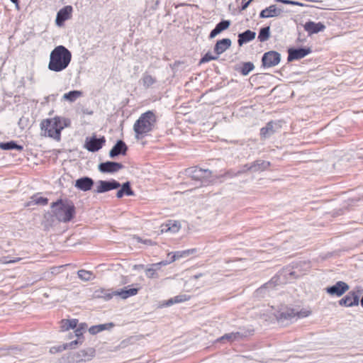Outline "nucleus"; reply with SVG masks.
<instances>
[{"instance_id":"obj_22","label":"nucleus","mask_w":363,"mask_h":363,"mask_svg":"<svg viewBox=\"0 0 363 363\" xmlns=\"http://www.w3.org/2000/svg\"><path fill=\"white\" fill-rule=\"evenodd\" d=\"M232 44L230 38H223L216 42L214 46V52L219 56L220 54L226 51Z\"/></svg>"},{"instance_id":"obj_10","label":"nucleus","mask_w":363,"mask_h":363,"mask_svg":"<svg viewBox=\"0 0 363 363\" xmlns=\"http://www.w3.org/2000/svg\"><path fill=\"white\" fill-rule=\"evenodd\" d=\"M94 349L89 347L86 350H82L78 352H74L71 356V359L73 362H86L92 359L94 356Z\"/></svg>"},{"instance_id":"obj_2","label":"nucleus","mask_w":363,"mask_h":363,"mask_svg":"<svg viewBox=\"0 0 363 363\" xmlns=\"http://www.w3.org/2000/svg\"><path fill=\"white\" fill-rule=\"evenodd\" d=\"M51 208L54 216L60 222L67 223L75 215V207L71 201L59 199L52 203Z\"/></svg>"},{"instance_id":"obj_17","label":"nucleus","mask_w":363,"mask_h":363,"mask_svg":"<svg viewBox=\"0 0 363 363\" xmlns=\"http://www.w3.org/2000/svg\"><path fill=\"white\" fill-rule=\"evenodd\" d=\"M339 304L347 307L357 306L359 304V296L354 292H350L339 301Z\"/></svg>"},{"instance_id":"obj_38","label":"nucleus","mask_w":363,"mask_h":363,"mask_svg":"<svg viewBox=\"0 0 363 363\" xmlns=\"http://www.w3.org/2000/svg\"><path fill=\"white\" fill-rule=\"evenodd\" d=\"M108 325L110 327L113 326V324L112 323H110L108 324ZM108 328V325L107 324H101V325H94V326H91L89 329V331L91 334H96L101 331H103L106 329Z\"/></svg>"},{"instance_id":"obj_48","label":"nucleus","mask_w":363,"mask_h":363,"mask_svg":"<svg viewBox=\"0 0 363 363\" xmlns=\"http://www.w3.org/2000/svg\"><path fill=\"white\" fill-rule=\"evenodd\" d=\"M254 0H249V1H246V0H242V7H241V9L242 10H245L250 5V4L251 2H252Z\"/></svg>"},{"instance_id":"obj_52","label":"nucleus","mask_w":363,"mask_h":363,"mask_svg":"<svg viewBox=\"0 0 363 363\" xmlns=\"http://www.w3.org/2000/svg\"><path fill=\"white\" fill-rule=\"evenodd\" d=\"M174 298H172L170 299H169L168 301H167L166 303H165V306H170L173 304H174Z\"/></svg>"},{"instance_id":"obj_51","label":"nucleus","mask_w":363,"mask_h":363,"mask_svg":"<svg viewBox=\"0 0 363 363\" xmlns=\"http://www.w3.org/2000/svg\"><path fill=\"white\" fill-rule=\"evenodd\" d=\"M150 267L152 268H153L157 272V270H159L160 269L161 265H160V264H159V262H157V263L151 264Z\"/></svg>"},{"instance_id":"obj_44","label":"nucleus","mask_w":363,"mask_h":363,"mask_svg":"<svg viewBox=\"0 0 363 363\" xmlns=\"http://www.w3.org/2000/svg\"><path fill=\"white\" fill-rule=\"evenodd\" d=\"M181 252L182 253L183 257H186L194 254V252H196V249L193 248V249L182 250Z\"/></svg>"},{"instance_id":"obj_58","label":"nucleus","mask_w":363,"mask_h":363,"mask_svg":"<svg viewBox=\"0 0 363 363\" xmlns=\"http://www.w3.org/2000/svg\"><path fill=\"white\" fill-rule=\"evenodd\" d=\"M361 306L363 307V296L362 297V299H361Z\"/></svg>"},{"instance_id":"obj_19","label":"nucleus","mask_w":363,"mask_h":363,"mask_svg":"<svg viewBox=\"0 0 363 363\" xmlns=\"http://www.w3.org/2000/svg\"><path fill=\"white\" fill-rule=\"evenodd\" d=\"M180 223L177 220H169L167 223L161 225L160 231L163 233H177L180 229Z\"/></svg>"},{"instance_id":"obj_40","label":"nucleus","mask_w":363,"mask_h":363,"mask_svg":"<svg viewBox=\"0 0 363 363\" xmlns=\"http://www.w3.org/2000/svg\"><path fill=\"white\" fill-rule=\"evenodd\" d=\"M22 259L21 257H16L14 259H11L9 256L7 257H3L0 259V263L1 264H11V263H16L21 260Z\"/></svg>"},{"instance_id":"obj_26","label":"nucleus","mask_w":363,"mask_h":363,"mask_svg":"<svg viewBox=\"0 0 363 363\" xmlns=\"http://www.w3.org/2000/svg\"><path fill=\"white\" fill-rule=\"evenodd\" d=\"M256 37V33L250 30H247L238 34V43L239 46L254 40Z\"/></svg>"},{"instance_id":"obj_30","label":"nucleus","mask_w":363,"mask_h":363,"mask_svg":"<svg viewBox=\"0 0 363 363\" xmlns=\"http://www.w3.org/2000/svg\"><path fill=\"white\" fill-rule=\"evenodd\" d=\"M140 82H141L143 86H144V88L148 89L149 87H150L152 85H153L154 84H155L157 82V79L155 77H153L147 73H145V74H143V75L140 79Z\"/></svg>"},{"instance_id":"obj_8","label":"nucleus","mask_w":363,"mask_h":363,"mask_svg":"<svg viewBox=\"0 0 363 363\" xmlns=\"http://www.w3.org/2000/svg\"><path fill=\"white\" fill-rule=\"evenodd\" d=\"M120 186L121 184L115 179L109 181L99 180L97 182L96 188L94 191L97 194H102L113 189H117Z\"/></svg>"},{"instance_id":"obj_18","label":"nucleus","mask_w":363,"mask_h":363,"mask_svg":"<svg viewBox=\"0 0 363 363\" xmlns=\"http://www.w3.org/2000/svg\"><path fill=\"white\" fill-rule=\"evenodd\" d=\"M128 150V147L125 143L120 140H118L117 143L114 145L112 149L109 152V156L111 158H114L119 155H125L126 154V151Z\"/></svg>"},{"instance_id":"obj_24","label":"nucleus","mask_w":363,"mask_h":363,"mask_svg":"<svg viewBox=\"0 0 363 363\" xmlns=\"http://www.w3.org/2000/svg\"><path fill=\"white\" fill-rule=\"evenodd\" d=\"M230 26V21L222 20L220 21L216 27L211 31L209 38H214L216 35L220 33L222 31L228 29Z\"/></svg>"},{"instance_id":"obj_55","label":"nucleus","mask_w":363,"mask_h":363,"mask_svg":"<svg viewBox=\"0 0 363 363\" xmlns=\"http://www.w3.org/2000/svg\"><path fill=\"white\" fill-rule=\"evenodd\" d=\"M201 277H202V274H198L194 275L192 278L194 279H198Z\"/></svg>"},{"instance_id":"obj_43","label":"nucleus","mask_w":363,"mask_h":363,"mask_svg":"<svg viewBox=\"0 0 363 363\" xmlns=\"http://www.w3.org/2000/svg\"><path fill=\"white\" fill-rule=\"evenodd\" d=\"M181 258H183L182 253L181 251H177L174 253H172V256L171 257L170 262H174L176 260H178Z\"/></svg>"},{"instance_id":"obj_14","label":"nucleus","mask_w":363,"mask_h":363,"mask_svg":"<svg viewBox=\"0 0 363 363\" xmlns=\"http://www.w3.org/2000/svg\"><path fill=\"white\" fill-rule=\"evenodd\" d=\"M72 7L71 6H66L61 9L57 13L55 19V23L57 26L64 25L65 21L72 17Z\"/></svg>"},{"instance_id":"obj_3","label":"nucleus","mask_w":363,"mask_h":363,"mask_svg":"<svg viewBox=\"0 0 363 363\" xmlns=\"http://www.w3.org/2000/svg\"><path fill=\"white\" fill-rule=\"evenodd\" d=\"M69 123V120L55 117L43 121L40 125L44 135L57 141L60 140L61 131Z\"/></svg>"},{"instance_id":"obj_20","label":"nucleus","mask_w":363,"mask_h":363,"mask_svg":"<svg viewBox=\"0 0 363 363\" xmlns=\"http://www.w3.org/2000/svg\"><path fill=\"white\" fill-rule=\"evenodd\" d=\"M325 28V25L320 22L315 23L313 21H308L306 22L304 25V29L308 33L309 35L323 31Z\"/></svg>"},{"instance_id":"obj_9","label":"nucleus","mask_w":363,"mask_h":363,"mask_svg":"<svg viewBox=\"0 0 363 363\" xmlns=\"http://www.w3.org/2000/svg\"><path fill=\"white\" fill-rule=\"evenodd\" d=\"M186 174L195 180H206L211 177V172L208 169L193 167L186 169Z\"/></svg>"},{"instance_id":"obj_12","label":"nucleus","mask_w":363,"mask_h":363,"mask_svg":"<svg viewBox=\"0 0 363 363\" xmlns=\"http://www.w3.org/2000/svg\"><path fill=\"white\" fill-rule=\"evenodd\" d=\"M349 285L347 283L339 281L336 282L335 284L327 287L325 290L330 295L341 296L349 289Z\"/></svg>"},{"instance_id":"obj_27","label":"nucleus","mask_w":363,"mask_h":363,"mask_svg":"<svg viewBox=\"0 0 363 363\" xmlns=\"http://www.w3.org/2000/svg\"><path fill=\"white\" fill-rule=\"evenodd\" d=\"M128 287L129 286L121 289L120 291H114V296H118L123 299H126L127 298L135 296L138 294L139 288L128 289Z\"/></svg>"},{"instance_id":"obj_49","label":"nucleus","mask_w":363,"mask_h":363,"mask_svg":"<svg viewBox=\"0 0 363 363\" xmlns=\"http://www.w3.org/2000/svg\"><path fill=\"white\" fill-rule=\"evenodd\" d=\"M281 3L285 4H291V5H302L301 3L291 1V0H283L281 1Z\"/></svg>"},{"instance_id":"obj_54","label":"nucleus","mask_w":363,"mask_h":363,"mask_svg":"<svg viewBox=\"0 0 363 363\" xmlns=\"http://www.w3.org/2000/svg\"><path fill=\"white\" fill-rule=\"evenodd\" d=\"M172 262H170V260L167 261H161L159 262V264H160L161 266H166L170 263H172Z\"/></svg>"},{"instance_id":"obj_57","label":"nucleus","mask_w":363,"mask_h":363,"mask_svg":"<svg viewBox=\"0 0 363 363\" xmlns=\"http://www.w3.org/2000/svg\"><path fill=\"white\" fill-rule=\"evenodd\" d=\"M265 289V286L263 288H260L258 291L262 292Z\"/></svg>"},{"instance_id":"obj_59","label":"nucleus","mask_w":363,"mask_h":363,"mask_svg":"<svg viewBox=\"0 0 363 363\" xmlns=\"http://www.w3.org/2000/svg\"><path fill=\"white\" fill-rule=\"evenodd\" d=\"M29 346H30L29 345H26V349L28 348V347H29Z\"/></svg>"},{"instance_id":"obj_16","label":"nucleus","mask_w":363,"mask_h":363,"mask_svg":"<svg viewBox=\"0 0 363 363\" xmlns=\"http://www.w3.org/2000/svg\"><path fill=\"white\" fill-rule=\"evenodd\" d=\"M94 184V182L91 178L84 177L77 179L74 186L81 191H87L91 189Z\"/></svg>"},{"instance_id":"obj_42","label":"nucleus","mask_w":363,"mask_h":363,"mask_svg":"<svg viewBox=\"0 0 363 363\" xmlns=\"http://www.w3.org/2000/svg\"><path fill=\"white\" fill-rule=\"evenodd\" d=\"M190 296L186 294H179L174 297V301L175 303H182L188 301Z\"/></svg>"},{"instance_id":"obj_32","label":"nucleus","mask_w":363,"mask_h":363,"mask_svg":"<svg viewBox=\"0 0 363 363\" xmlns=\"http://www.w3.org/2000/svg\"><path fill=\"white\" fill-rule=\"evenodd\" d=\"M82 95V92L77 90L70 91L67 93H65L62 98L63 99L68 101L69 102L75 101L78 98H79Z\"/></svg>"},{"instance_id":"obj_28","label":"nucleus","mask_w":363,"mask_h":363,"mask_svg":"<svg viewBox=\"0 0 363 363\" xmlns=\"http://www.w3.org/2000/svg\"><path fill=\"white\" fill-rule=\"evenodd\" d=\"M121 189L117 191L116 196L120 199L122 198L124 195L126 196H133L134 195L133 191L130 188V183L129 182H126L121 185Z\"/></svg>"},{"instance_id":"obj_15","label":"nucleus","mask_w":363,"mask_h":363,"mask_svg":"<svg viewBox=\"0 0 363 363\" xmlns=\"http://www.w3.org/2000/svg\"><path fill=\"white\" fill-rule=\"evenodd\" d=\"M269 166V162L262 160H257L250 164H245V167H247V170H250L252 172H262L267 169Z\"/></svg>"},{"instance_id":"obj_56","label":"nucleus","mask_w":363,"mask_h":363,"mask_svg":"<svg viewBox=\"0 0 363 363\" xmlns=\"http://www.w3.org/2000/svg\"><path fill=\"white\" fill-rule=\"evenodd\" d=\"M11 2L14 3V4H17L18 3V0H10Z\"/></svg>"},{"instance_id":"obj_11","label":"nucleus","mask_w":363,"mask_h":363,"mask_svg":"<svg viewBox=\"0 0 363 363\" xmlns=\"http://www.w3.org/2000/svg\"><path fill=\"white\" fill-rule=\"evenodd\" d=\"M312 52L310 48H289L288 50V62L300 60Z\"/></svg>"},{"instance_id":"obj_4","label":"nucleus","mask_w":363,"mask_h":363,"mask_svg":"<svg viewBox=\"0 0 363 363\" xmlns=\"http://www.w3.org/2000/svg\"><path fill=\"white\" fill-rule=\"evenodd\" d=\"M155 123L156 116L152 111H148L143 113L133 125L135 138L140 139L152 131Z\"/></svg>"},{"instance_id":"obj_23","label":"nucleus","mask_w":363,"mask_h":363,"mask_svg":"<svg viewBox=\"0 0 363 363\" xmlns=\"http://www.w3.org/2000/svg\"><path fill=\"white\" fill-rule=\"evenodd\" d=\"M279 128L277 123L270 121L267 123L266 126L263 127L260 130V135L262 137L267 138L274 134Z\"/></svg>"},{"instance_id":"obj_34","label":"nucleus","mask_w":363,"mask_h":363,"mask_svg":"<svg viewBox=\"0 0 363 363\" xmlns=\"http://www.w3.org/2000/svg\"><path fill=\"white\" fill-rule=\"evenodd\" d=\"M77 275L78 277L84 281H88L95 278V276L94 275L92 272L87 271L85 269L79 270L77 272Z\"/></svg>"},{"instance_id":"obj_31","label":"nucleus","mask_w":363,"mask_h":363,"mask_svg":"<svg viewBox=\"0 0 363 363\" xmlns=\"http://www.w3.org/2000/svg\"><path fill=\"white\" fill-rule=\"evenodd\" d=\"M0 148L1 150H17L19 151H21L23 149L22 145H18L14 141H9V142H6V143H0Z\"/></svg>"},{"instance_id":"obj_36","label":"nucleus","mask_w":363,"mask_h":363,"mask_svg":"<svg viewBox=\"0 0 363 363\" xmlns=\"http://www.w3.org/2000/svg\"><path fill=\"white\" fill-rule=\"evenodd\" d=\"M270 37V28L269 26L263 27L259 30L258 39L260 42L267 41Z\"/></svg>"},{"instance_id":"obj_35","label":"nucleus","mask_w":363,"mask_h":363,"mask_svg":"<svg viewBox=\"0 0 363 363\" xmlns=\"http://www.w3.org/2000/svg\"><path fill=\"white\" fill-rule=\"evenodd\" d=\"M94 296L95 297L97 298H103L105 300H109L113 297V296H114V294L113 291L110 293L109 290H105L101 289L95 291Z\"/></svg>"},{"instance_id":"obj_47","label":"nucleus","mask_w":363,"mask_h":363,"mask_svg":"<svg viewBox=\"0 0 363 363\" xmlns=\"http://www.w3.org/2000/svg\"><path fill=\"white\" fill-rule=\"evenodd\" d=\"M134 239L138 242H143L144 244H146V245H152V241L151 240H143L140 238L139 237H135Z\"/></svg>"},{"instance_id":"obj_37","label":"nucleus","mask_w":363,"mask_h":363,"mask_svg":"<svg viewBox=\"0 0 363 363\" xmlns=\"http://www.w3.org/2000/svg\"><path fill=\"white\" fill-rule=\"evenodd\" d=\"M255 69V66L252 62H244L240 68V73L243 76L247 75L251 71Z\"/></svg>"},{"instance_id":"obj_33","label":"nucleus","mask_w":363,"mask_h":363,"mask_svg":"<svg viewBox=\"0 0 363 363\" xmlns=\"http://www.w3.org/2000/svg\"><path fill=\"white\" fill-rule=\"evenodd\" d=\"M242 336L243 335L240 333H239V332L230 333L225 334L223 336L220 337L218 340V341L227 340L228 342H232V341H234V340H237L241 339L242 337Z\"/></svg>"},{"instance_id":"obj_7","label":"nucleus","mask_w":363,"mask_h":363,"mask_svg":"<svg viewBox=\"0 0 363 363\" xmlns=\"http://www.w3.org/2000/svg\"><path fill=\"white\" fill-rule=\"evenodd\" d=\"M104 137L97 138L96 135L87 137L85 140L84 147L89 152H96L99 150L105 143Z\"/></svg>"},{"instance_id":"obj_53","label":"nucleus","mask_w":363,"mask_h":363,"mask_svg":"<svg viewBox=\"0 0 363 363\" xmlns=\"http://www.w3.org/2000/svg\"><path fill=\"white\" fill-rule=\"evenodd\" d=\"M249 170H247V167H245V165L238 172V174H243L245 172H248Z\"/></svg>"},{"instance_id":"obj_41","label":"nucleus","mask_w":363,"mask_h":363,"mask_svg":"<svg viewBox=\"0 0 363 363\" xmlns=\"http://www.w3.org/2000/svg\"><path fill=\"white\" fill-rule=\"evenodd\" d=\"M145 274L148 278L153 279V278H158V274L157 272L152 268L150 266V267L147 268L145 269Z\"/></svg>"},{"instance_id":"obj_25","label":"nucleus","mask_w":363,"mask_h":363,"mask_svg":"<svg viewBox=\"0 0 363 363\" xmlns=\"http://www.w3.org/2000/svg\"><path fill=\"white\" fill-rule=\"evenodd\" d=\"M74 333H75V336L77 337V340H73V341L70 342L69 343H66V344L63 345L62 347H59V348H58V350H57V351L61 352L63 350L73 348L77 344L82 343V334H83L82 330L81 328H77L75 330Z\"/></svg>"},{"instance_id":"obj_50","label":"nucleus","mask_w":363,"mask_h":363,"mask_svg":"<svg viewBox=\"0 0 363 363\" xmlns=\"http://www.w3.org/2000/svg\"><path fill=\"white\" fill-rule=\"evenodd\" d=\"M21 351V350H18L17 347H12L9 350V354L16 355L18 354V352Z\"/></svg>"},{"instance_id":"obj_45","label":"nucleus","mask_w":363,"mask_h":363,"mask_svg":"<svg viewBox=\"0 0 363 363\" xmlns=\"http://www.w3.org/2000/svg\"><path fill=\"white\" fill-rule=\"evenodd\" d=\"M70 328V325L68 323H67V320H62L61 322L62 330L65 331L69 330Z\"/></svg>"},{"instance_id":"obj_6","label":"nucleus","mask_w":363,"mask_h":363,"mask_svg":"<svg viewBox=\"0 0 363 363\" xmlns=\"http://www.w3.org/2000/svg\"><path fill=\"white\" fill-rule=\"evenodd\" d=\"M281 60V55L276 51L265 52L262 58V66L264 67H272L277 65Z\"/></svg>"},{"instance_id":"obj_21","label":"nucleus","mask_w":363,"mask_h":363,"mask_svg":"<svg viewBox=\"0 0 363 363\" xmlns=\"http://www.w3.org/2000/svg\"><path fill=\"white\" fill-rule=\"evenodd\" d=\"M281 12L282 9L277 8L276 5H271L260 12L259 17L263 18L275 17L279 16Z\"/></svg>"},{"instance_id":"obj_1","label":"nucleus","mask_w":363,"mask_h":363,"mask_svg":"<svg viewBox=\"0 0 363 363\" xmlns=\"http://www.w3.org/2000/svg\"><path fill=\"white\" fill-rule=\"evenodd\" d=\"M72 60L71 52L63 45H58L50 52L48 69L55 72L65 69Z\"/></svg>"},{"instance_id":"obj_39","label":"nucleus","mask_w":363,"mask_h":363,"mask_svg":"<svg viewBox=\"0 0 363 363\" xmlns=\"http://www.w3.org/2000/svg\"><path fill=\"white\" fill-rule=\"evenodd\" d=\"M218 59V55H211V52H208L206 54H205V55L200 60L199 64L200 65L203 64V63L210 62L211 60H216Z\"/></svg>"},{"instance_id":"obj_60","label":"nucleus","mask_w":363,"mask_h":363,"mask_svg":"<svg viewBox=\"0 0 363 363\" xmlns=\"http://www.w3.org/2000/svg\"><path fill=\"white\" fill-rule=\"evenodd\" d=\"M361 158H363V156H362V157H361Z\"/></svg>"},{"instance_id":"obj_46","label":"nucleus","mask_w":363,"mask_h":363,"mask_svg":"<svg viewBox=\"0 0 363 363\" xmlns=\"http://www.w3.org/2000/svg\"><path fill=\"white\" fill-rule=\"evenodd\" d=\"M77 323L78 320L77 319L67 320V323H68L72 329L77 327Z\"/></svg>"},{"instance_id":"obj_29","label":"nucleus","mask_w":363,"mask_h":363,"mask_svg":"<svg viewBox=\"0 0 363 363\" xmlns=\"http://www.w3.org/2000/svg\"><path fill=\"white\" fill-rule=\"evenodd\" d=\"M30 199L31 200L26 203V206H30L33 204L45 206L48 203V199L41 196L39 194L33 195Z\"/></svg>"},{"instance_id":"obj_13","label":"nucleus","mask_w":363,"mask_h":363,"mask_svg":"<svg viewBox=\"0 0 363 363\" xmlns=\"http://www.w3.org/2000/svg\"><path fill=\"white\" fill-rule=\"evenodd\" d=\"M124 167L121 163L107 161L100 163L99 170L102 173H115L123 169Z\"/></svg>"},{"instance_id":"obj_5","label":"nucleus","mask_w":363,"mask_h":363,"mask_svg":"<svg viewBox=\"0 0 363 363\" xmlns=\"http://www.w3.org/2000/svg\"><path fill=\"white\" fill-rule=\"evenodd\" d=\"M309 313H310L308 311H296L294 308H285L278 312L277 317L279 320H291L292 319L294 318L307 317L309 315Z\"/></svg>"}]
</instances>
